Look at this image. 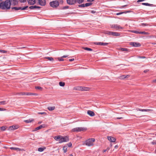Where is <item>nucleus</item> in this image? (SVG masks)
I'll use <instances>...</instances> for the list:
<instances>
[{
  "instance_id": "obj_8",
  "label": "nucleus",
  "mask_w": 156,
  "mask_h": 156,
  "mask_svg": "<svg viewBox=\"0 0 156 156\" xmlns=\"http://www.w3.org/2000/svg\"><path fill=\"white\" fill-rule=\"evenodd\" d=\"M28 7V6H26L24 7H13L12 8V9H14L16 10H24L26 9Z\"/></svg>"
},
{
  "instance_id": "obj_35",
  "label": "nucleus",
  "mask_w": 156,
  "mask_h": 156,
  "mask_svg": "<svg viewBox=\"0 0 156 156\" xmlns=\"http://www.w3.org/2000/svg\"><path fill=\"white\" fill-rule=\"evenodd\" d=\"M85 50H87V51H93V50L90 48H87V47H84L83 48Z\"/></svg>"
},
{
  "instance_id": "obj_10",
  "label": "nucleus",
  "mask_w": 156,
  "mask_h": 156,
  "mask_svg": "<svg viewBox=\"0 0 156 156\" xmlns=\"http://www.w3.org/2000/svg\"><path fill=\"white\" fill-rule=\"evenodd\" d=\"M79 89L81 91H88L90 88L87 87H80Z\"/></svg>"
},
{
  "instance_id": "obj_28",
  "label": "nucleus",
  "mask_w": 156,
  "mask_h": 156,
  "mask_svg": "<svg viewBox=\"0 0 156 156\" xmlns=\"http://www.w3.org/2000/svg\"><path fill=\"white\" fill-rule=\"evenodd\" d=\"M7 102L8 101H0V105H5L6 104Z\"/></svg>"
},
{
  "instance_id": "obj_45",
  "label": "nucleus",
  "mask_w": 156,
  "mask_h": 156,
  "mask_svg": "<svg viewBox=\"0 0 156 156\" xmlns=\"http://www.w3.org/2000/svg\"><path fill=\"white\" fill-rule=\"evenodd\" d=\"M67 145L69 147H71L72 146V143L71 142L69 143Z\"/></svg>"
},
{
  "instance_id": "obj_27",
  "label": "nucleus",
  "mask_w": 156,
  "mask_h": 156,
  "mask_svg": "<svg viewBox=\"0 0 156 156\" xmlns=\"http://www.w3.org/2000/svg\"><path fill=\"white\" fill-rule=\"evenodd\" d=\"M55 108V106L53 107H48V109L50 111H51L54 110Z\"/></svg>"
},
{
  "instance_id": "obj_33",
  "label": "nucleus",
  "mask_w": 156,
  "mask_h": 156,
  "mask_svg": "<svg viewBox=\"0 0 156 156\" xmlns=\"http://www.w3.org/2000/svg\"><path fill=\"white\" fill-rule=\"evenodd\" d=\"M67 147L66 146H64L63 147V150L64 151V152L66 153L67 151Z\"/></svg>"
},
{
  "instance_id": "obj_30",
  "label": "nucleus",
  "mask_w": 156,
  "mask_h": 156,
  "mask_svg": "<svg viewBox=\"0 0 156 156\" xmlns=\"http://www.w3.org/2000/svg\"><path fill=\"white\" fill-rule=\"evenodd\" d=\"M129 77V75H127L126 76H125V75H123L121 76L120 77V79H124L126 78H127Z\"/></svg>"
},
{
  "instance_id": "obj_2",
  "label": "nucleus",
  "mask_w": 156,
  "mask_h": 156,
  "mask_svg": "<svg viewBox=\"0 0 156 156\" xmlns=\"http://www.w3.org/2000/svg\"><path fill=\"white\" fill-rule=\"evenodd\" d=\"M111 27L116 30H121L123 29V27L118 24H113L110 25Z\"/></svg>"
},
{
  "instance_id": "obj_49",
  "label": "nucleus",
  "mask_w": 156,
  "mask_h": 156,
  "mask_svg": "<svg viewBox=\"0 0 156 156\" xmlns=\"http://www.w3.org/2000/svg\"><path fill=\"white\" fill-rule=\"evenodd\" d=\"M138 58H146V57L145 56H139Z\"/></svg>"
},
{
  "instance_id": "obj_20",
  "label": "nucleus",
  "mask_w": 156,
  "mask_h": 156,
  "mask_svg": "<svg viewBox=\"0 0 156 156\" xmlns=\"http://www.w3.org/2000/svg\"><path fill=\"white\" fill-rule=\"evenodd\" d=\"M44 125H41L40 126H39L38 127L36 128L35 129V130L34 131H37V130L40 129H41L42 128H44Z\"/></svg>"
},
{
  "instance_id": "obj_18",
  "label": "nucleus",
  "mask_w": 156,
  "mask_h": 156,
  "mask_svg": "<svg viewBox=\"0 0 156 156\" xmlns=\"http://www.w3.org/2000/svg\"><path fill=\"white\" fill-rule=\"evenodd\" d=\"M28 3L30 5H33L35 3V0H27Z\"/></svg>"
},
{
  "instance_id": "obj_6",
  "label": "nucleus",
  "mask_w": 156,
  "mask_h": 156,
  "mask_svg": "<svg viewBox=\"0 0 156 156\" xmlns=\"http://www.w3.org/2000/svg\"><path fill=\"white\" fill-rule=\"evenodd\" d=\"M87 129L84 127H76L75 128L73 129L72 131L73 132H80L81 131H84V130H86Z\"/></svg>"
},
{
  "instance_id": "obj_53",
  "label": "nucleus",
  "mask_w": 156,
  "mask_h": 156,
  "mask_svg": "<svg viewBox=\"0 0 156 156\" xmlns=\"http://www.w3.org/2000/svg\"><path fill=\"white\" fill-rule=\"evenodd\" d=\"M123 12H119L116 13V15H119L120 14H122Z\"/></svg>"
},
{
  "instance_id": "obj_17",
  "label": "nucleus",
  "mask_w": 156,
  "mask_h": 156,
  "mask_svg": "<svg viewBox=\"0 0 156 156\" xmlns=\"http://www.w3.org/2000/svg\"><path fill=\"white\" fill-rule=\"evenodd\" d=\"M87 113L89 115L91 116H93L95 115L94 112L90 110H88L87 111Z\"/></svg>"
},
{
  "instance_id": "obj_61",
  "label": "nucleus",
  "mask_w": 156,
  "mask_h": 156,
  "mask_svg": "<svg viewBox=\"0 0 156 156\" xmlns=\"http://www.w3.org/2000/svg\"><path fill=\"white\" fill-rule=\"evenodd\" d=\"M91 12L92 13H94L95 12V11H93H93H91Z\"/></svg>"
},
{
  "instance_id": "obj_38",
  "label": "nucleus",
  "mask_w": 156,
  "mask_h": 156,
  "mask_svg": "<svg viewBox=\"0 0 156 156\" xmlns=\"http://www.w3.org/2000/svg\"><path fill=\"white\" fill-rule=\"evenodd\" d=\"M140 34L148 35L149 33L148 32H146L144 31L140 32Z\"/></svg>"
},
{
  "instance_id": "obj_11",
  "label": "nucleus",
  "mask_w": 156,
  "mask_h": 156,
  "mask_svg": "<svg viewBox=\"0 0 156 156\" xmlns=\"http://www.w3.org/2000/svg\"><path fill=\"white\" fill-rule=\"evenodd\" d=\"M11 2V4L15 6L17 5L18 2V0H10Z\"/></svg>"
},
{
  "instance_id": "obj_50",
  "label": "nucleus",
  "mask_w": 156,
  "mask_h": 156,
  "mask_svg": "<svg viewBox=\"0 0 156 156\" xmlns=\"http://www.w3.org/2000/svg\"><path fill=\"white\" fill-rule=\"evenodd\" d=\"M138 110L142 111V112H144L145 111V109H141L140 108H138Z\"/></svg>"
},
{
  "instance_id": "obj_19",
  "label": "nucleus",
  "mask_w": 156,
  "mask_h": 156,
  "mask_svg": "<svg viewBox=\"0 0 156 156\" xmlns=\"http://www.w3.org/2000/svg\"><path fill=\"white\" fill-rule=\"evenodd\" d=\"M41 7L38 6H37L36 5L34 6H31L29 7V8L30 9H40Z\"/></svg>"
},
{
  "instance_id": "obj_37",
  "label": "nucleus",
  "mask_w": 156,
  "mask_h": 156,
  "mask_svg": "<svg viewBox=\"0 0 156 156\" xmlns=\"http://www.w3.org/2000/svg\"><path fill=\"white\" fill-rule=\"evenodd\" d=\"M92 4V3L90 2V3H86L84 5L85 7H87L89 6H90V5H91Z\"/></svg>"
},
{
  "instance_id": "obj_29",
  "label": "nucleus",
  "mask_w": 156,
  "mask_h": 156,
  "mask_svg": "<svg viewBox=\"0 0 156 156\" xmlns=\"http://www.w3.org/2000/svg\"><path fill=\"white\" fill-rule=\"evenodd\" d=\"M75 1L76 3L77 2L79 4H81L84 2V0H75Z\"/></svg>"
},
{
  "instance_id": "obj_48",
  "label": "nucleus",
  "mask_w": 156,
  "mask_h": 156,
  "mask_svg": "<svg viewBox=\"0 0 156 156\" xmlns=\"http://www.w3.org/2000/svg\"><path fill=\"white\" fill-rule=\"evenodd\" d=\"M35 88L36 89H41V87H39V86H37V87H35Z\"/></svg>"
},
{
  "instance_id": "obj_60",
  "label": "nucleus",
  "mask_w": 156,
  "mask_h": 156,
  "mask_svg": "<svg viewBox=\"0 0 156 156\" xmlns=\"http://www.w3.org/2000/svg\"><path fill=\"white\" fill-rule=\"evenodd\" d=\"M122 119V117H117L116 118V119Z\"/></svg>"
},
{
  "instance_id": "obj_12",
  "label": "nucleus",
  "mask_w": 156,
  "mask_h": 156,
  "mask_svg": "<svg viewBox=\"0 0 156 156\" xmlns=\"http://www.w3.org/2000/svg\"><path fill=\"white\" fill-rule=\"evenodd\" d=\"M18 128V127L17 126H12L9 127V129L10 130H15L17 129Z\"/></svg>"
},
{
  "instance_id": "obj_26",
  "label": "nucleus",
  "mask_w": 156,
  "mask_h": 156,
  "mask_svg": "<svg viewBox=\"0 0 156 156\" xmlns=\"http://www.w3.org/2000/svg\"><path fill=\"white\" fill-rule=\"evenodd\" d=\"M68 56V55H64L61 58H58V60L59 61H63L64 60V59L62 58H66V57H67Z\"/></svg>"
},
{
  "instance_id": "obj_43",
  "label": "nucleus",
  "mask_w": 156,
  "mask_h": 156,
  "mask_svg": "<svg viewBox=\"0 0 156 156\" xmlns=\"http://www.w3.org/2000/svg\"><path fill=\"white\" fill-rule=\"evenodd\" d=\"M84 5L85 4H82L81 5H79L78 6L80 7H85Z\"/></svg>"
},
{
  "instance_id": "obj_5",
  "label": "nucleus",
  "mask_w": 156,
  "mask_h": 156,
  "mask_svg": "<svg viewBox=\"0 0 156 156\" xmlns=\"http://www.w3.org/2000/svg\"><path fill=\"white\" fill-rule=\"evenodd\" d=\"M50 5V6L53 8H56L58 6L59 3L57 1L55 0L51 2Z\"/></svg>"
},
{
  "instance_id": "obj_22",
  "label": "nucleus",
  "mask_w": 156,
  "mask_h": 156,
  "mask_svg": "<svg viewBox=\"0 0 156 156\" xmlns=\"http://www.w3.org/2000/svg\"><path fill=\"white\" fill-rule=\"evenodd\" d=\"M129 31L131 33H134L136 34H140V32H139L136 30H129Z\"/></svg>"
},
{
  "instance_id": "obj_39",
  "label": "nucleus",
  "mask_w": 156,
  "mask_h": 156,
  "mask_svg": "<svg viewBox=\"0 0 156 156\" xmlns=\"http://www.w3.org/2000/svg\"><path fill=\"white\" fill-rule=\"evenodd\" d=\"M45 149V147H44V148H42L40 147V148H38V151L40 152H42V151H43V150H44V149Z\"/></svg>"
},
{
  "instance_id": "obj_1",
  "label": "nucleus",
  "mask_w": 156,
  "mask_h": 156,
  "mask_svg": "<svg viewBox=\"0 0 156 156\" xmlns=\"http://www.w3.org/2000/svg\"><path fill=\"white\" fill-rule=\"evenodd\" d=\"M11 7L10 0H6L5 1H2L0 9L2 10L9 9Z\"/></svg>"
},
{
  "instance_id": "obj_52",
  "label": "nucleus",
  "mask_w": 156,
  "mask_h": 156,
  "mask_svg": "<svg viewBox=\"0 0 156 156\" xmlns=\"http://www.w3.org/2000/svg\"><path fill=\"white\" fill-rule=\"evenodd\" d=\"M39 114H41V115H43V114H46V113L45 112H39L38 113Z\"/></svg>"
},
{
  "instance_id": "obj_24",
  "label": "nucleus",
  "mask_w": 156,
  "mask_h": 156,
  "mask_svg": "<svg viewBox=\"0 0 156 156\" xmlns=\"http://www.w3.org/2000/svg\"><path fill=\"white\" fill-rule=\"evenodd\" d=\"M143 5L148 6H154V5L152 4H150L147 3H142Z\"/></svg>"
},
{
  "instance_id": "obj_34",
  "label": "nucleus",
  "mask_w": 156,
  "mask_h": 156,
  "mask_svg": "<svg viewBox=\"0 0 156 156\" xmlns=\"http://www.w3.org/2000/svg\"><path fill=\"white\" fill-rule=\"evenodd\" d=\"M61 137V136H55L54 138L56 140H58V139L60 140V139Z\"/></svg>"
},
{
  "instance_id": "obj_16",
  "label": "nucleus",
  "mask_w": 156,
  "mask_h": 156,
  "mask_svg": "<svg viewBox=\"0 0 156 156\" xmlns=\"http://www.w3.org/2000/svg\"><path fill=\"white\" fill-rule=\"evenodd\" d=\"M112 35L114 37L119 36L120 35V34L117 32H112Z\"/></svg>"
},
{
  "instance_id": "obj_57",
  "label": "nucleus",
  "mask_w": 156,
  "mask_h": 156,
  "mask_svg": "<svg viewBox=\"0 0 156 156\" xmlns=\"http://www.w3.org/2000/svg\"><path fill=\"white\" fill-rule=\"evenodd\" d=\"M68 6H65L63 8V9H67L68 8Z\"/></svg>"
},
{
  "instance_id": "obj_41",
  "label": "nucleus",
  "mask_w": 156,
  "mask_h": 156,
  "mask_svg": "<svg viewBox=\"0 0 156 156\" xmlns=\"http://www.w3.org/2000/svg\"><path fill=\"white\" fill-rule=\"evenodd\" d=\"M46 58L50 61L53 60V58L52 57H47Z\"/></svg>"
},
{
  "instance_id": "obj_7",
  "label": "nucleus",
  "mask_w": 156,
  "mask_h": 156,
  "mask_svg": "<svg viewBox=\"0 0 156 156\" xmlns=\"http://www.w3.org/2000/svg\"><path fill=\"white\" fill-rule=\"evenodd\" d=\"M130 45L134 47H140L141 46L139 42H131Z\"/></svg>"
},
{
  "instance_id": "obj_36",
  "label": "nucleus",
  "mask_w": 156,
  "mask_h": 156,
  "mask_svg": "<svg viewBox=\"0 0 156 156\" xmlns=\"http://www.w3.org/2000/svg\"><path fill=\"white\" fill-rule=\"evenodd\" d=\"M59 85L60 86L64 87L65 85V83L64 82H60L59 83Z\"/></svg>"
},
{
  "instance_id": "obj_23",
  "label": "nucleus",
  "mask_w": 156,
  "mask_h": 156,
  "mask_svg": "<svg viewBox=\"0 0 156 156\" xmlns=\"http://www.w3.org/2000/svg\"><path fill=\"white\" fill-rule=\"evenodd\" d=\"M112 31H105L104 32L105 34H108L109 35H112Z\"/></svg>"
},
{
  "instance_id": "obj_51",
  "label": "nucleus",
  "mask_w": 156,
  "mask_h": 156,
  "mask_svg": "<svg viewBox=\"0 0 156 156\" xmlns=\"http://www.w3.org/2000/svg\"><path fill=\"white\" fill-rule=\"evenodd\" d=\"M151 109H145V111L146 112H148L151 111Z\"/></svg>"
},
{
  "instance_id": "obj_47",
  "label": "nucleus",
  "mask_w": 156,
  "mask_h": 156,
  "mask_svg": "<svg viewBox=\"0 0 156 156\" xmlns=\"http://www.w3.org/2000/svg\"><path fill=\"white\" fill-rule=\"evenodd\" d=\"M19 1L21 3H24L26 2V0H19Z\"/></svg>"
},
{
  "instance_id": "obj_25",
  "label": "nucleus",
  "mask_w": 156,
  "mask_h": 156,
  "mask_svg": "<svg viewBox=\"0 0 156 156\" xmlns=\"http://www.w3.org/2000/svg\"><path fill=\"white\" fill-rule=\"evenodd\" d=\"M119 50L122 51H129V49L126 48H120Z\"/></svg>"
},
{
  "instance_id": "obj_13",
  "label": "nucleus",
  "mask_w": 156,
  "mask_h": 156,
  "mask_svg": "<svg viewBox=\"0 0 156 156\" xmlns=\"http://www.w3.org/2000/svg\"><path fill=\"white\" fill-rule=\"evenodd\" d=\"M39 5L41 6H44L46 4L45 0H38Z\"/></svg>"
},
{
  "instance_id": "obj_21",
  "label": "nucleus",
  "mask_w": 156,
  "mask_h": 156,
  "mask_svg": "<svg viewBox=\"0 0 156 156\" xmlns=\"http://www.w3.org/2000/svg\"><path fill=\"white\" fill-rule=\"evenodd\" d=\"M34 121V119H30L28 120H25L24 121V122L26 123H29L31 122Z\"/></svg>"
},
{
  "instance_id": "obj_9",
  "label": "nucleus",
  "mask_w": 156,
  "mask_h": 156,
  "mask_svg": "<svg viewBox=\"0 0 156 156\" xmlns=\"http://www.w3.org/2000/svg\"><path fill=\"white\" fill-rule=\"evenodd\" d=\"M107 139L111 142H115L116 141V139L115 138L111 136H108Z\"/></svg>"
},
{
  "instance_id": "obj_58",
  "label": "nucleus",
  "mask_w": 156,
  "mask_h": 156,
  "mask_svg": "<svg viewBox=\"0 0 156 156\" xmlns=\"http://www.w3.org/2000/svg\"><path fill=\"white\" fill-rule=\"evenodd\" d=\"M5 109L3 108H0V111H2L4 110Z\"/></svg>"
},
{
  "instance_id": "obj_14",
  "label": "nucleus",
  "mask_w": 156,
  "mask_h": 156,
  "mask_svg": "<svg viewBox=\"0 0 156 156\" xmlns=\"http://www.w3.org/2000/svg\"><path fill=\"white\" fill-rule=\"evenodd\" d=\"M67 3L70 5H73L76 3L75 0H67Z\"/></svg>"
},
{
  "instance_id": "obj_46",
  "label": "nucleus",
  "mask_w": 156,
  "mask_h": 156,
  "mask_svg": "<svg viewBox=\"0 0 156 156\" xmlns=\"http://www.w3.org/2000/svg\"><path fill=\"white\" fill-rule=\"evenodd\" d=\"M151 143L153 145L156 144V140H153Z\"/></svg>"
},
{
  "instance_id": "obj_15",
  "label": "nucleus",
  "mask_w": 156,
  "mask_h": 156,
  "mask_svg": "<svg viewBox=\"0 0 156 156\" xmlns=\"http://www.w3.org/2000/svg\"><path fill=\"white\" fill-rule=\"evenodd\" d=\"M95 44L99 45L106 46L108 44V43H107L98 42L95 43Z\"/></svg>"
},
{
  "instance_id": "obj_44",
  "label": "nucleus",
  "mask_w": 156,
  "mask_h": 156,
  "mask_svg": "<svg viewBox=\"0 0 156 156\" xmlns=\"http://www.w3.org/2000/svg\"><path fill=\"white\" fill-rule=\"evenodd\" d=\"M1 129L2 130L4 131L5 130L6 128L5 126H2L1 127Z\"/></svg>"
},
{
  "instance_id": "obj_42",
  "label": "nucleus",
  "mask_w": 156,
  "mask_h": 156,
  "mask_svg": "<svg viewBox=\"0 0 156 156\" xmlns=\"http://www.w3.org/2000/svg\"><path fill=\"white\" fill-rule=\"evenodd\" d=\"M7 52V51L3 50H0V52L3 53H6Z\"/></svg>"
},
{
  "instance_id": "obj_32",
  "label": "nucleus",
  "mask_w": 156,
  "mask_h": 156,
  "mask_svg": "<svg viewBox=\"0 0 156 156\" xmlns=\"http://www.w3.org/2000/svg\"><path fill=\"white\" fill-rule=\"evenodd\" d=\"M10 149L11 150H19V151H20L21 150L20 148L15 147H11L10 148Z\"/></svg>"
},
{
  "instance_id": "obj_59",
  "label": "nucleus",
  "mask_w": 156,
  "mask_h": 156,
  "mask_svg": "<svg viewBox=\"0 0 156 156\" xmlns=\"http://www.w3.org/2000/svg\"><path fill=\"white\" fill-rule=\"evenodd\" d=\"M108 149V150H109V148H107V149L105 150H103V152H105Z\"/></svg>"
},
{
  "instance_id": "obj_56",
  "label": "nucleus",
  "mask_w": 156,
  "mask_h": 156,
  "mask_svg": "<svg viewBox=\"0 0 156 156\" xmlns=\"http://www.w3.org/2000/svg\"><path fill=\"white\" fill-rule=\"evenodd\" d=\"M142 24L143 25H144V26H147L148 25V24L146 23H142Z\"/></svg>"
},
{
  "instance_id": "obj_3",
  "label": "nucleus",
  "mask_w": 156,
  "mask_h": 156,
  "mask_svg": "<svg viewBox=\"0 0 156 156\" xmlns=\"http://www.w3.org/2000/svg\"><path fill=\"white\" fill-rule=\"evenodd\" d=\"M95 140L94 138L90 139L86 141L85 144L88 146H92Z\"/></svg>"
},
{
  "instance_id": "obj_55",
  "label": "nucleus",
  "mask_w": 156,
  "mask_h": 156,
  "mask_svg": "<svg viewBox=\"0 0 156 156\" xmlns=\"http://www.w3.org/2000/svg\"><path fill=\"white\" fill-rule=\"evenodd\" d=\"M69 61H72L74 60V58L70 59H69Z\"/></svg>"
},
{
  "instance_id": "obj_63",
  "label": "nucleus",
  "mask_w": 156,
  "mask_h": 156,
  "mask_svg": "<svg viewBox=\"0 0 156 156\" xmlns=\"http://www.w3.org/2000/svg\"><path fill=\"white\" fill-rule=\"evenodd\" d=\"M127 5H125L122 6V7H125V6H126Z\"/></svg>"
},
{
  "instance_id": "obj_31",
  "label": "nucleus",
  "mask_w": 156,
  "mask_h": 156,
  "mask_svg": "<svg viewBox=\"0 0 156 156\" xmlns=\"http://www.w3.org/2000/svg\"><path fill=\"white\" fill-rule=\"evenodd\" d=\"M27 93H25V92H20L18 94L20 95H27Z\"/></svg>"
},
{
  "instance_id": "obj_40",
  "label": "nucleus",
  "mask_w": 156,
  "mask_h": 156,
  "mask_svg": "<svg viewBox=\"0 0 156 156\" xmlns=\"http://www.w3.org/2000/svg\"><path fill=\"white\" fill-rule=\"evenodd\" d=\"M36 95L35 93H27V95Z\"/></svg>"
},
{
  "instance_id": "obj_54",
  "label": "nucleus",
  "mask_w": 156,
  "mask_h": 156,
  "mask_svg": "<svg viewBox=\"0 0 156 156\" xmlns=\"http://www.w3.org/2000/svg\"><path fill=\"white\" fill-rule=\"evenodd\" d=\"M148 71H149V70L146 69V70H144V72L145 73H146L147 72H148Z\"/></svg>"
},
{
  "instance_id": "obj_62",
  "label": "nucleus",
  "mask_w": 156,
  "mask_h": 156,
  "mask_svg": "<svg viewBox=\"0 0 156 156\" xmlns=\"http://www.w3.org/2000/svg\"><path fill=\"white\" fill-rule=\"evenodd\" d=\"M153 81H154V82H156V79L154 80Z\"/></svg>"
},
{
  "instance_id": "obj_4",
  "label": "nucleus",
  "mask_w": 156,
  "mask_h": 156,
  "mask_svg": "<svg viewBox=\"0 0 156 156\" xmlns=\"http://www.w3.org/2000/svg\"><path fill=\"white\" fill-rule=\"evenodd\" d=\"M69 141V137L66 136L65 137H63L61 136V137L59 140V143H61L63 142H66Z\"/></svg>"
},
{
  "instance_id": "obj_64",
  "label": "nucleus",
  "mask_w": 156,
  "mask_h": 156,
  "mask_svg": "<svg viewBox=\"0 0 156 156\" xmlns=\"http://www.w3.org/2000/svg\"><path fill=\"white\" fill-rule=\"evenodd\" d=\"M69 156H73L72 154H70Z\"/></svg>"
}]
</instances>
